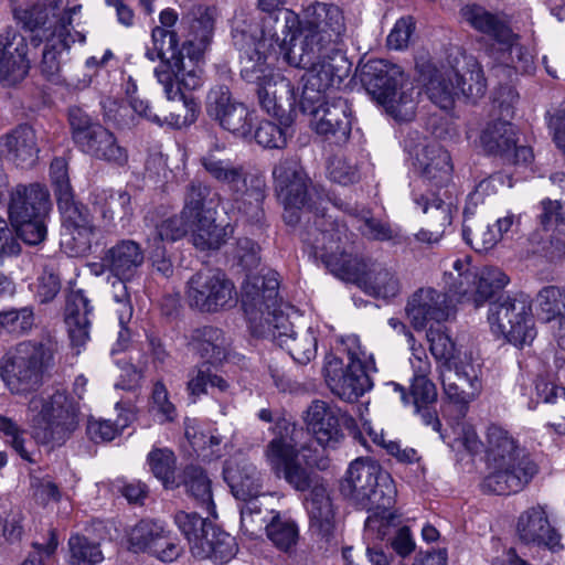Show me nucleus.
<instances>
[{"label":"nucleus","mask_w":565,"mask_h":565,"mask_svg":"<svg viewBox=\"0 0 565 565\" xmlns=\"http://www.w3.org/2000/svg\"><path fill=\"white\" fill-rule=\"evenodd\" d=\"M284 29L290 34L281 47L286 63L306 68L303 98L319 102L320 95L339 87L350 71V63L338 44L345 32L342 11L334 4L308 6L302 19L291 10L281 11Z\"/></svg>","instance_id":"1"},{"label":"nucleus","mask_w":565,"mask_h":565,"mask_svg":"<svg viewBox=\"0 0 565 565\" xmlns=\"http://www.w3.org/2000/svg\"><path fill=\"white\" fill-rule=\"evenodd\" d=\"M273 175L278 199L285 205L284 220L294 225L305 221L311 222L312 212L309 201L308 177L295 160H281L274 168ZM347 228L331 217L315 214L313 224L307 225L302 241L310 245L315 254L332 271L343 275H358V262L347 246Z\"/></svg>","instance_id":"2"},{"label":"nucleus","mask_w":565,"mask_h":565,"mask_svg":"<svg viewBox=\"0 0 565 565\" xmlns=\"http://www.w3.org/2000/svg\"><path fill=\"white\" fill-rule=\"evenodd\" d=\"M278 274L267 270L265 274L247 275L242 286V305L248 318L253 334L270 339L278 345L294 331L291 315L294 307L278 302Z\"/></svg>","instance_id":"3"},{"label":"nucleus","mask_w":565,"mask_h":565,"mask_svg":"<svg viewBox=\"0 0 565 565\" xmlns=\"http://www.w3.org/2000/svg\"><path fill=\"white\" fill-rule=\"evenodd\" d=\"M341 492L358 508L371 513L365 522L369 529H381L393 518L391 509L397 491L390 473L374 460L355 459L341 483Z\"/></svg>","instance_id":"4"},{"label":"nucleus","mask_w":565,"mask_h":565,"mask_svg":"<svg viewBox=\"0 0 565 565\" xmlns=\"http://www.w3.org/2000/svg\"><path fill=\"white\" fill-rule=\"evenodd\" d=\"M487 467L482 489L500 495L519 492L536 473V466L523 455L515 439L495 425L487 431Z\"/></svg>","instance_id":"5"},{"label":"nucleus","mask_w":565,"mask_h":565,"mask_svg":"<svg viewBox=\"0 0 565 565\" xmlns=\"http://www.w3.org/2000/svg\"><path fill=\"white\" fill-rule=\"evenodd\" d=\"M26 418L38 444L63 445L78 427V408L65 392L56 390L34 395L28 403Z\"/></svg>","instance_id":"6"},{"label":"nucleus","mask_w":565,"mask_h":565,"mask_svg":"<svg viewBox=\"0 0 565 565\" xmlns=\"http://www.w3.org/2000/svg\"><path fill=\"white\" fill-rule=\"evenodd\" d=\"M341 345L348 355V364L332 354L324 360V377L330 391L345 402H355L373 386L371 372H376L375 361L355 334L342 337Z\"/></svg>","instance_id":"7"},{"label":"nucleus","mask_w":565,"mask_h":565,"mask_svg":"<svg viewBox=\"0 0 565 565\" xmlns=\"http://www.w3.org/2000/svg\"><path fill=\"white\" fill-rule=\"evenodd\" d=\"M56 349L46 335L40 340L20 342L0 363V376L12 394H25L40 385Z\"/></svg>","instance_id":"8"},{"label":"nucleus","mask_w":565,"mask_h":565,"mask_svg":"<svg viewBox=\"0 0 565 565\" xmlns=\"http://www.w3.org/2000/svg\"><path fill=\"white\" fill-rule=\"evenodd\" d=\"M361 81L396 120L408 121L414 117L418 92L404 83L398 65L385 60L369 61L362 68Z\"/></svg>","instance_id":"9"},{"label":"nucleus","mask_w":565,"mask_h":565,"mask_svg":"<svg viewBox=\"0 0 565 565\" xmlns=\"http://www.w3.org/2000/svg\"><path fill=\"white\" fill-rule=\"evenodd\" d=\"M278 22L276 15L259 17L255 12L239 10L232 20V39L234 45L242 53V62L260 56H275L281 54V47L288 43L286 39L279 41L274 30Z\"/></svg>","instance_id":"10"},{"label":"nucleus","mask_w":565,"mask_h":565,"mask_svg":"<svg viewBox=\"0 0 565 565\" xmlns=\"http://www.w3.org/2000/svg\"><path fill=\"white\" fill-rule=\"evenodd\" d=\"M182 25L188 30L186 41L181 51H177V34L168 29L156 26L151 33L153 50L159 55L168 53L179 54L186 51L188 57L193 56L196 63L198 56L205 50L211 41L214 29V11L211 8L194 3L182 17Z\"/></svg>","instance_id":"11"},{"label":"nucleus","mask_w":565,"mask_h":565,"mask_svg":"<svg viewBox=\"0 0 565 565\" xmlns=\"http://www.w3.org/2000/svg\"><path fill=\"white\" fill-rule=\"evenodd\" d=\"M271 56L248 58L244 62L242 77L256 86L258 100L264 110L274 117H282L295 104V90L289 79L270 67Z\"/></svg>","instance_id":"12"},{"label":"nucleus","mask_w":565,"mask_h":565,"mask_svg":"<svg viewBox=\"0 0 565 565\" xmlns=\"http://www.w3.org/2000/svg\"><path fill=\"white\" fill-rule=\"evenodd\" d=\"M81 11V4L70 7L63 0H38L19 19L31 32L38 31L45 39L56 38L63 47H70L77 39L84 41L81 33L72 32L73 17Z\"/></svg>","instance_id":"13"},{"label":"nucleus","mask_w":565,"mask_h":565,"mask_svg":"<svg viewBox=\"0 0 565 565\" xmlns=\"http://www.w3.org/2000/svg\"><path fill=\"white\" fill-rule=\"evenodd\" d=\"M184 297L190 308L214 313L231 308L236 301L234 284L218 269H203L185 284Z\"/></svg>","instance_id":"14"},{"label":"nucleus","mask_w":565,"mask_h":565,"mask_svg":"<svg viewBox=\"0 0 565 565\" xmlns=\"http://www.w3.org/2000/svg\"><path fill=\"white\" fill-rule=\"evenodd\" d=\"M488 321L497 337L515 347L531 343L536 335L530 307L524 300L510 296L490 303Z\"/></svg>","instance_id":"15"},{"label":"nucleus","mask_w":565,"mask_h":565,"mask_svg":"<svg viewBox=\"0 0 565 565\" xmlns=\"http://www.w3.org/2000/svg\"><path fill=\"white\" fill-rule=\"evenodd\" d=\"M277 434L268 444L266 460L277 477H282L298 491L307 490L312 482L311 472L298 461L295 443V426L282 422L276 426Z\"/></svg>","instance_id":"16"},{"label":"nucleus","mask_w":565,"mask_h":565,"mask_svg":"<svg viewBox=\"0 0 565 565\" xmlns=\"http://www.w3.org/2000/svg\"><path fill=\"white\" fill-rule=\"evenodd\" d=\"M146 56L152 62L161 61L154 68V76L163 87L168 99H174L180 94V85H183L186 90H194L202 86V70L194 62L193 56L185 58L184 53H179L168 57L159 55L153 46L147 49Z\"/></svg>","instance_id":"17"},{"label":"nucleus","mask_w":565,"mask_h":565,"mask_svg":"<svg viewBox=\"0 0 565 565\" xmlns=\"http://www.w3.org/2000/svg\"><path fill=\"white\" fill-rule=\"evenodd\" d=\"M206 113L234 136L239 138L250 136L253 113L243 103L232 97L228 87L216 86L209 92Z\"/></svg>","instance_id":"18"},{"label":"nucleus","mask_w":565,"mask_h":565,"mask_svg":"<svg viewBox=\"0 0 565 565\" xmlns=\"http://www.w3.org/2000/svg\"><path fill=\"white\" fill-rule=\"evenodd\" d=\"M405 312L413 328L422 331L431 321H447L452 315V305L447 294L427 287L416 290L408 298Z\"/></svg>","instance_id":"19"},{"label":"nucleus","mask_w":565,"mask_h":565,"mask_svg":"<svg viewBox=\"0 0 565 565\" xmlns=\"http://www.w3.org/2000/svg\"><path fill=\"white\" fill-rule=\"evenodd\" d=\"M31 68L28 43L23 35L7 29L0 32V84L4 87L21 83Z\"/></svg>","instance_id":"20"},{"label":"nucleus","mask_w":565,"mask_h":565,"mask_svg":"<svg viewBox=\"0 0 565 565\" xmlns=\"http://www.w3.org/2000/svg\"><path fill=\"white\" fill-rule=\"evenodd\" d=\"M319 106L312 110L311 126L319 135L344 142L351 132V109L342 97L320 95Z\"/></svg>","instance_id":"21"},{"label":"nucleus","mask_w":565,"mask_h":565,"mask_svg":"<svg viewBox=\"0 0 565 565\" xmlns=\"http://www.w3.org/2000/svg\"><path fill=\"white\" fill-rule=\"evenodd\" d=\"M495 62L497 70H502L508 77L515 74H526L533 70V56L521 43L520 36L508 26L493 40L489 51Z\"/></svg>","instance_id":"22"},{"label":"nucleus","mask_w":565,"mask_h":565,"mask_svg":"<svg viewBox=\"0 0 565 565\" xmlns=\"http://www.w3.org/2000/svg\"><path fill=\"white\" fill-rule=\"evenodd\" d=\"M516 535L525 545L544 546L555 552L562 547L561 536L551 525L547 511L543 505H534L518 518Z\"/></svg>","instance_id":"23"},{"label":"nucleus","mask_w":565,"mask_h":565,"mask_svg":"<svg viewBox=\"0 0 565 565\" xmlns=\"http://www.w3.org/2000/svg\"><path fill=\"white\" fill-rule=\"evenodd\" d=\"M444 393L454 404L467 406L482 390L480 370L471 363L456 364L440 370Z\"/></svg>","instance_id":"24"},{"label":"nucleus","mask_w":565,"mask_h":565,"mask_svg":"<svg viewBox=\"0 0 565 565\" xmlns=\"http://www.w3.org/2000/svg\"><path fill=\"white\" fill-rule=\"evenodd\" d=\"M266 183L262 175H249L241 186L232 190V212L249 223H259L264 216L263 202Z\"/></svg>","instance_id":"25"},{"label":"nucleus","mask_w":565,"mask_h":565,"mask_svg":"<svg viewBox=\"0 0 565 565\" xmlns=\"http://www.w3.org/2000/svg\"><path fill=\"white\" fill-rule=\"evenodd\" d=\"M340 412L323 401H313L305 414L307 429L321 446H330L341 437Z\"/></svg>","instance_id":"26"},{"label":"nucleus","mask_w":565,"mask_h":565,"mask_svg":"<svg viewBox=\"0 0 565 565\" xmlns=\"http://www.w3.org/2000/svg\"><path fill=\"white\" fill-rule=\"evenodd\" d=\"M49 210V192L38 183L19 184L10 194L9 221L20 222L36 215H45Z\"/></svg>","instance_id":"27"},{"label":"nucleus","mask_w":565,"mask_h":565,"mask_svg":"<svg viewBox=\"0 0 565 565\" xmlns=\"http://www.w3.org/2000/svg\"><path fill=\"white\" fill-rule=\"evenodd\" d=\"M414 167L424 181L435 186L446 184L451 177L452 164L447 150L439 143L423 146L415 154Z\"/></svg>","instance_id":"28"},{"label":"nucleus","mask_w":565,"mask_h":565,"mask_svg":"<svg viewBox=\"0 0 565 565\" xmlns=\"http://www.w3.org/2000/svg\"><path fill=\"white\" fill-rule=\"evenodd\" d=\"M9 160L21 168L33 167L38 160L40 148L34 128L30 125H19L0 139Z\"/></svg>","instance_id":"29"},{"label":"nucleus","mask_w":565,"mask_h":565,"mask_svg":"<svg viewBox=\"0 0 565 565\" xmlns=\"http://www.w3.org/2000/svg\"><path fill=\"white\" fill-rule=\"evenodd\" d=\"M223 473L236 499L258 500L263 488L262 476L253 462L246 459L230 460Z\"/></svg>","instance_id":"30"},{"label":"nucleus","mask_w":565,"mask_h":565,"mask_svg":"<svg viewBox=\"0 0 565 565\" xmlns=\"http://www.w3.org/2000/svg\"><path fill=\"white\" fill-rule=\"evenodd\" d=\"M84 153L99 160L124 164L127 161V152L117 142L114 134L102 126L93 125L89 132L79 136L76 142Z\"/></svg>","instance_id":"31"},{"label":"nucleus","mask_w":565,"mask_h":565,"mask_svg":"<svg viewBox=\"0 0 565 565\" xmlns=\"http://www.w3.org/2000/svg\"><path fill=\"white\" fill-rule=\"evenodd\" d=\"M93 307L82 289H73L67 296L65 307V323L72 344L82 348L89 340V315Z\"/></svg>","instance_id":"32"},{"label":"nucleus","mask_w":565,"mask_h":565,"mask_svg":"<svg viewBox=\"0 0 565 565\" xmlns=\"http://www.w3.org/2000/svg\"><path fill=\"white\" fill-rule=\"evenodd\" d=\"M189 545L195 558H210L218 563L227 562L236 552L235 539L216 527L207 529L198 536H191Z\"/></svg>","instance_id":"33"},{"label":"nucleus","mask_w":565,"mask_h":565,"mask_svg":"<svg viewBox=\"0 0 565 565\" xmlns=\"http://www.w3.org/2000/svg\"><path fill=\"white\" fill-rule=\"evenodd\" d=\"M143 260L141 246L135 241L122 239L105 252L102 267L107 268L116 277L132 278Z\"/></svg>","instance_id":"34"},{"label":"nucleus","mask_w":565,"mask_h":565,"mask_svg":"<svg viewBox=\"0 0 565 565\" xmlns=\"http://www.w3.org/2000/svg\"><path fill=\"white\" fill-rule=\"evenodd\" d=\"M223 149V145L216 143L201 157V163L213 179L226 184L231 192L236 186H241L250 174H247L242 166L224 158L222 156Z\"/></svg>","instance_id":"35"},{"label":"nucleus","mask_w":565,"mask_h":565,"mask_svg":"<svg viewBox=\"0 0 565 565\" xmlns=\"http://www.w3.org/2000/svg\"><path fill=\"white\" fill-rule=\"evenodd\" d=\"M444 279L450 301L451 298H455L458 302L472 303L477 285V269L471 266L469 257L456 259L451 270L445 273Z\"/></svg>","instance_id":"36"},{"label":"nucleus","mask_w":565,"mask_h":565,"mask_svg":"<svg viewBox=\"0 0 565 565\" xmlns=\"http://www.w3.org/2000/svg\"><path fill=\"white\" fill-rule=\"evenodd\" d=\"M360 281L370 295L388 299L401 291V282L396 274L383 264L372 263L360 275Z\"/></svg>","instance_id":"37"},{"label":"nucleus","mask_w":565,"mask_h":565,"mask_svg":"<svg viewBox=\"0 0 565 565\" xmlns=\"http://www.w3.org/2000/svg\"><path fill=\"white\" fill-rule=\"evenodd\" d=\"M189 345L203 360L211 364L222 361L227 350V343L223 331L212 326H205L193 330Z\"/></svg>","instance_id":"38"},{"label":"nucleus","mask_w":565,"mask_h":565,"mask_svg":"<svg viewBox=\"0 0 565 565\" xmlns=\"http://www.w3.org/2000/svg\"><path fill=\"white\" fill-rule=\"evenodd\" d=\"M429 374L430 373L414 372L409 395H407L405 387L398 383L390 382L386 386L398 394L404 405H413L415 412H420L422 407L428 406L437 399V390L435 384L429 380Z\"/></svg>","instance_id":"39"},{"label":"nucleus","mask_w":565,"mask_h":565,"mask_svg":"<svg viewBox=\"0 0 565 565\" xmlns=\"http://www.w3.org/2000/svg\"><path fill=\"white\" fill-rule=\"evenodd\" d=\"M463 65L461 70L455 67L454 77L457 82L459 95L471 102L484 96L487 92V82L483 76L481 65L473 56L461 54Z\"/></svg>","instance_id":"40"},{"label":"nucleus","mask_w":565,"mask_h":565,"mask_svg":"<svg viewBox=\"0 0 565 565\" xmlns=\"http://www.w3.org/2000/svg\"><path fill=\"white\" fill-rule=\"evenodd\" d=\"M310 526L322 535H328L333 527L334 512L328 490L322 484L315 486L306 503Z\"/></svg>","instance_id":"41"},{"label":"nucleus","mask_w":565,"mask_h":565,"mask_svg":"<svg viewBox=\"0 0 565 565\" xmlns=\"http://www.w3.org/2000/svg\"><path fill=\"white\" fill-rule=\"evenodd\" d=\"M455 67L445 70H433L429 72L426 93L429 99L441 109H450L455 98L459 96L457 82L454 83Z\"/></svg>","instance_id":"42"},{"label":"nucleus","mask_w":565,"mask_h":565,"mask_svg":"<svg viewBox=\"0 0 565 565\" xmlns=\"http://www.w3.org/2000/svg\"><path fill=\"white\" fill-rule=\"evenodd\" d=\"M520 256L522 258L541 254L551 260L559 259L565 255V239L556 237L550 230H537L522 243Z\"/></svg>","instance_id":"43"},{"label":"nucleus","mask_w":565,"mask_h":565,"mask_svg":"<svg viewBox=\"0 0 565 565\" xmlns=\"http://www.w3.org/2000/svg\"><path fill=\"white\" fill-rule=\"evenodd\" d=\"M265 525L269 541L282 552H289L298 542L299 531L296 522L280 512H271Z\"/></svg>","instance_id":"44"},{"label":"nucleus","mask_w":565,"mask_h":565,"mask_svg":"<svg viewBox=\"0 0 565 565\" xmlns=\"http://www.w3.org/2000/svg\"><path fill=\"white\" fill-rule=\"evenodd\" d=\"M193 245L201 249H216L225 242V230L214 223L212 215L188 221Z\"/></svg>","instance_id":"45"},{"label":"nucleus","mask_w":565,"mask_h":565,"mask_svg":"<svg viewBox=\"0 0 565 565\" xmlns=\"http://www.w3.org/2000/svg\"><path fill=\"white\" fill-rule=\"evenodd\" d=\"M188 233V221L182 215H173L159 220L149 227L148 243L157 250L163 249V244L183 238Z\"/></svg>","instance_id":"46"},{"label":"nucleus","mask_w":565,"mask_h":565,"mask_svg":"<svg viewBox=\"0 0 565 565\" xmlns=\"http://www.w3.org/2000/svg\"><path fill=\"white\" fill-rule=\"evenodd\" d=\"M534 307L539 320L551 324L565 311V288L543 287L534 299Z\"/></svg>","instance_id":"47"},{"label":"nucleus","mask_w":565,"mask_h":565,"mask_svg":"<svg viewBox=\"0 0 565 565\" xmlns=\"http://www.w3.org/2000/svg\"><path fill=\"white\" fill-rule=\"evenodd\" d=\"M480 142L489 153H505L516 143L514 127L507 121L491 122L483 129Z\"/></svg>","instance_id":"48"},{"label":"nucleus","mask_w":565,"mask_h":565,"mask_svg":"<svg viewBox=\"0 0 565 565\" xmlns=\"http://www.w3.org/2000/svg\"><path fill=\"white\" fill-rule=\"evenodd\" d=\"M460 13L465 22L475 30L491 36L493 40L501 33V29L508 28L505 22L500 20L495 14L476 3L463 6Z\"/></svg>","instance_id":"49"},{"label":"nucleus","mask_w":565,"mask_h":565,"mask_svg":"<svg viewBox=\"0 0 565 565\" xmlns=\"http://www.w3.org/2000/svg\"><path fill=\"white\" fill-rule=\"evenodd\" d=\"M183 484L186 492L193 497L202 508L213 514L214 502L211 480L205 472L195 466L188 467L183 472Z\"/></svg>","instance_id":"50"},{"label":"nucleus","mask_w":565,"mask_h":565,"mask_svg":"<svg viewBox=\"0 0 565 565\" xmlns=\"http://www.w3.org/2000/svg\"><path fill=\"white\" fill-rule=\"evenodd\" d=\"M509 277L497 267H484L477 270V285L472 296V305L478 308L490 299L497 291L503 289Z\"/></svg>","instance_id":"51"},{"label":"nucleus","mask_w":565,"mask_h":565,"mask_svg":"<svg viewBox=\"0 0 565 565\" xmlns=\"http://www.w3.org/2000/svg\"><path fill=\"white\" fill-rule=\"evenodd\" d=\"M164 525L157 520H141L128 533V548L134 553L150 554Z\"/></svg>","instance_id":"52"},{"label":"nucleus","mask_w":565,"mask_h":565,"mask_svg":"<svg viewBox=\"0 0 565 565\" xmlns=\"http://www.w3.org/2000/svg\"><path fill=\"white\" fill-rule=\"evenodd\" d=\"M415 203L422 209V212L428 215L430 227L439 230L444 234L446 227L451 224L452 203L445 202L435 193L429 195L420 194L415 196Z\"/></svg>","instance_id":"53"},{"label":"nucleus","mask_w":565,"mask_h":565,"mask_svg":"<svg viewBox=\"0 0 565 565\" xmlns=\"http://www.w3.org/2000/svg\"><path fill=\"white\" fill-rule=\"evenodd\" d=\"M103 218L128 221L132 215L131 196L125 191H104L97 201Z\"/></svg>","instance_id":"54"},{"label":"nucleus","mask_w":565,"mask_h":565,"mask_svg":"<svg viewBox=\"0 0 565 565\" xmlns=\"http://www.w3.org/2000/svg\"><path fill=\"white\" fill-rule=\"evenodd\" d=\"M280 348L286 349L291 358L299 364H307L317 354V338L308 328L301 332H292L287 339H282Z\"/></svg>","instance_id":"55"},{"label":"nucleus","mask_w":565,"mask_h":565,"mask_svg":"<svg viewBox=\"0 0 565 565\" xmlns=\"http://www.w3.org/2000/svg\"><path fill=\"white\" fill-rule=\"evenodd\" d=\"M211 194V188L201 181L193 180L185 192L184 206L181 212L186 221L212 215L206 209V200Z\"/></svg>","instance_id":"56"},{"label":"nucleus","mask_w":565,"mask_h":565,"mask_svg":"<svg viewBox=\"0 0 565 565\" xmlns=\"http://www.w3.org/2000/svg\"><path fill=\"white\" fill-rule=\"evenodd\" d=\"M147 462L153 476L166 488H175L174 480L175 457L169 448H153L147 456Z\"/></svg>","instance_id":"57"},{"label":"nucleus","mask_w":565,"mask_h":565,"mask_svg":"<svg viewBox=\"0 0 565 565\" xmlns=\"http://www.w3.org/2000/svg\"><path fill=\"white\" fill-rule=\"evenodd\" d=\"M182 89H186L183 85H180V94L171 102L178 100L169 115L164 116L163 121L174 128H182L193 124L199 115L200 106L198 102L192 97H186Z\"/></svg>","instance_id":"58"},{"label":"nucleus","mask_w":565,"mask_h":565,"mask_svg":"<svg viewBox=\"0 0 565 565\" xmlns=\"http://www.w3.org/2000/svg\"><path fill=\"white\" fill-rule=\"evenodd\" d=\"M68 548L73 565H96L104 559L99 544L79 534L70 537Z\"/></svg>","instance_id":"59"},{"label":"nucleus","mask_w":565,"mask_h":565,"mask_svg":"<svg viewBox=\"0 0 565 565\" xmlns=\"http://www.w3.org/2000/svg\"><path fill=\"white\" fill-rule=\"evenodd\" d=\"M426 338L429 343L431 355L437 361H443L441 369H447L452 365L451 360L455 358V343L447 333L446 329L441 327H430L426 332Z\"/></svg>","instance_id":"60"},{"label":"nucleus","mask_w":565,"mask_h":565,"mask_svg":"<svg viewBox=\"0 0 565 565\" xmlns=\"http://www.w3.org/2000/svg\"><path fill=\"white\" fill-rule=\"evenodd\" d=\"M34 310L30 306L0 311V328L9 333H28L34 327Z\"/></svg>","instance_id":"61"},{"label":"nucleus","mask_w":565,"mask_h":565,"mask_svg":"<svg viewBox=\"0 0 565 565\" xmlns=\"http://www.w3.org/2000/svg\"><path fill=\"white\" fill-rule=\"evenodd\" d=\"M94 235V225L64 228L62 245L71 256H81L90 249Z\"/></svg>","instance_id":"62"},{"label":"nucleus","mask_w":565,"mask_h":565,"mask_svg":"<svg viewBox=\"0 0 565 565\" xmlns=\"http://www.w3.org/2000/svg\"><path fill=\"white\" fill-rule=\"evenodd\" d=\"M149 411L159 423L173 422L177 418V408L170 401L169 392L162 381L153 384Z\"/></svg>","instance_id":"63"},{"label":"nucleus","mask_w":565,"mask_h":565,"mask_svg":"<svg viewBox=\"0 0 565 565\" xmlns=\"http://www.w3.org/2000/svg\"><path fill=\"white\" fill-rule=\"evenodd\" d=\"M268 511L262 509L258 500L244 501L241 508V525L245 534L258 536L268 522Z\"/></svg>","instance_id":"64"}]
</instances>
